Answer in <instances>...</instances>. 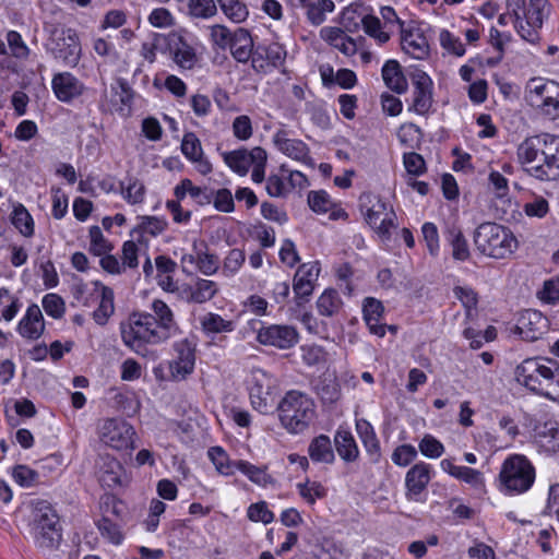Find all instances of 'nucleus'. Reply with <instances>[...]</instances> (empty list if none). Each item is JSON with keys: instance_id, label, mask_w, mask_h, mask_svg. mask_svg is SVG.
I'll list each match as a JSON object with an SVG mask.
<instances>
[{"instance_id": "obj_19", "label": "nucleus", "mask_w": 559, "mask_h": 559, "mask_svg": "<svg viewBox=\"0 0 559 559\" xmlns=\"http://www.w3.org/2000/svg\"><path fill=\"white\" fill-rule=\"evenodd\" d=\"M546 319L536 310H525L519 318L516 330L526 341H535L544 333Z\"/></svg>"}, {"instance_id": "obj_29", "label": "nucleus", "mask_w": 559, "mask_h": 559, "mask_svg": "<svg viewBox=\"0 0 559 559\" xmlns=\"http://www.w3.org/2000/svg\"><path fill=\"white\" fill-rule=\"evenodd\" d=\"M518 158L521 164L531 167L540 165L542 160V140L540 134L526 138L518 147Z\"/></svg>"}, {"instance_id": "obj_55", "label": "nucleus", "mask_w": 559, "mask_h": 559, "mask_svg": "<svg viewBox=\"0 0 559 559\" xmlns=\"http://www.w3.org/2000/svg\"><path fill=\"white\" fill-rule=\"evenodd\" d=\"M115 93V103L119 104L117 110L123 111L124 108H130L133 99V91L129 86L128 82L123 79L117 80V87H112Z\"/></svg>"}, {"instance_id": "obj_43", "label": "nucleus", "mask_w": 559, "mask_h": 559, "mask_svg": "<svg viewBox=\"0 0 559 559\" xmlns=\"http://www.w3.org/2000/svg\"><path fill=\"white\" fill-rule=\"evenodd\" d=\"M173 53L176 64L185 70H191L198 61L195 50L183 41L182 38H179V43L174 48Z\"/></svg>"}, {"instance_id": "obj_42", "label": "nucleus", "mask_w": 559, "mask_h": 559, "mask_svg": "<svg viewBox=\"0 0 559 559\" xmlns=\"http://www.w3.org/2000/svg\"><path fill=\"white\" fill-rule=\"evenodd\" d=\"M121 465L115 459H107L99 472V481L103 486L114 488L120 485Z\"/></svg>"}, {"instance_id": "obj_41", "label": "nucleus", "mask_w": 559, "mask_h": 559, "mask_svg": "<svg viewBox=\"0 0 559 559\" xmlns=\"http://www.w3.org/2000/svg\"><path fill=\"white\" fill-rule=\"evenodd\" d=\"M235 468L239 469L252 483H254L257 485L266 486V485L273 483L272 476L266 473L265 468L252 465L251 463H249L247 461H242V460L236 461Z\"/></svg>"}, {"instance_id": "obj_47", "label": "nucleus", "mask_w": 559, "mask_h": 559, "mask_svg": "<svg viewBox=\"0 0 559 559\" xmlns=\"http://www.w3.org/2000/svg\"><path fill=\"white\" fill-rule=\"evenodd\" d=\"M334 10L332 0H316L306 8V14L312 25H320L325 21V13Z\"/></svg>"}, {"instance_id": "obj_40", "label": "nucleus", "mask_w": 559, "mask_h": 559, "mask_svg": "<svg viewBox=\"0 0 559 559\" xmlns=\"http://www.w3.org/2000/svg\"><path fill=\"white\" fill-rule=\"evenodd\" d=\"M548 12L549 4L547 0H530L528 8L524 9L522 17L525 19L526 24L543 26L544 19Z\"/></svg>"}, {"instance_id": "obj_63", "label": "nucleus", "mask_w": 559, "mask_h": 559, "mask_svg": "<svg viewBox=\"0 0 559 559\" xmlns=\"http://www.w3.org/2000/svg\"><path fill=\"white\" fill-rule=\"evenodd\" d=\"M417 457V450L412 444L399 445L392 453V461L399 466H407Z\"/></svg>"}, {"instance_id": "obj_46", "label": "nucleus", "mask_w": 559, "mask_h": 559, "mask_svg": "<svg viewBox=\"0 0 559 559\" xmlns=\"http://www.w3.org/2000/svg\"><path fill=\"white\" fill-rule=\"evenodd\" d=\"M223 13L233 22L241 23L248 15L247 5L240 0H216Z\"/></svg>"}, {"instance_id": "obj_16", "label": "nucleus", "mask_w": 559, "mask_h": 559, "mask_svg": "<svg viewBox=\"0 0 559 559\" xmlns=\"http://www.w3.org/2000/svg\"><path fill=\"white\" fill-rule=\"evenodd\" d=\"M273 142L276 147L288 157L305 164H311L307 144L301 140L289 139L286 130H278L273 136Z\"/></svg>"}, {"instance_id": "obj_24", "label": "nucleus", "mask_w": 559, "mask_h": 559, "mask_svg": "<svg viewBox=\"0 0 559 559\" xmlns=\"http://www.w3.org/2000/svg\"><path fill=\"white\" fill-rule=\"evenodd\" d=\"M359 202L360 209L365 214V219L370 226H377L385 214H390L388 204L372 193H362L359 198Z\"/></svg>"}, {"instance_id": "obj_35", "label": "nucleus", "mask_w": 559, "mask_h": 559, "mask_svg": "<svg viewBox=\"0 0 559 559\" xmlns=\"http://www.w3.org/2000/svg\"><path fill=\"white\" fill-rule=\"evenodd\" d=\"M316 390L323 404H334L342 395L337 379L331 374L321 377Z\"/></svg>"}, {"instance_id": "obj_23", "label": "nucleus", "mask_w": 559, "mask_h": 559, "mask_svg": "<svg viewBox=\"0 0 559 559\" xmlns=\"http://www.w3.org/2000/svg\"><path fill=\"white\" fill-rule=\"evenodd\" d=\"M152 317L155 321V326H157L163 334L170 338L178 332V324L175 320V316L169 306L163 300L155 299L152 302Z\"/></svg>"}, {"instance_id": "obj_62", "label": "nucleus", "mask_w": 559, "mask_h": 559, "mask_svg": "<svg viewBox=\"0 0 559 559\" xmlns=\"http://www.w3.org/2000/svg\"><path fill=\"white\" fill-rule=\"evenodd\" d=\"M358 5H349L342 12L341 23L347 32L355 33L358 31L361 22V14L358 12Z\"/></svg>"}, {"instance_id": "obj_58", "label": "nucleus", "mask_w": 559, "mask_h": 559, "mask_svg": "<svg viewBox=\"0 0 559 559\" xmlns=\"http://www.w3.org/2000/svg\"><path fill=\"white\" fill-rule=\"evenodd\" d=\"M453 293L465 308L467 317H469L472 310H474L478 304L477 293L471 287L463 286H455Z\"/></svg>"}, {"instance_id": "obj_21", "label": "nucleus", "mask_w": 559, "mask_h": 559, "mask_svg": "<svg viewBox=\"0 0 559 559\" xmlns=\"http://www.w3.org/2000/svg\"><path fill=\"white\" fill-rule=\"evenodd\" d=\"M218 286L214 281L197 278L193 285H186L181 290V297L188 302L204 304L215 297Z\"/></svg>"}, {"instance_id": "obj_32", "label": "nucleus", "mask_w": 559, "mask_h": 559, "mask_svg": "<svg viewBox=\"0 0 559 559\" xmlns=\"http://www.w3.org/2000/svg\"><path fill=\"white\" fill-rule=\"evenodd\" d=\"M535 438L540 447L547 451L556 452L559 450V426L556 421H545L536 425Z\"/></svg>"}, {"instance_id": "obj_4", "label": "nucleus", "mask_w": 559, "mask_h": 559, "mask_svg": "<svg viewBox=\"0 0 559 559\" xmlns=\"http://www.w3.org/2000/svg\"><path fill=\"white\" fill-rule=\"evenodd\" d=\"M515 379L531 391L539 392L547 399L555 400L549 392H543L542 385L556 383L559 388V362L550 358L525 359L516 367Z\"/></svg>"}, {"instance_id": "obj_39", "label": "nucleus", "mask_w": 559, "mask_h": 559, "mask_svg": "<svg viewBox=\"0 0 559 559\" xmlns=\"http://www.w3.org/2000/svg\"><path fill=\"white\" fill-rule=\"evenodd\" d=\"M342 299L335 289L328 288L317 300V308L321 316L332 317L342 308Z\"/></svg>"}, {"instance_id": "obj_22", "label": "nucleus", "mask_w": 559, "mask_h": 559, "mask_svg": "<svg viewBox=\"0 0 559 559\" xmlns=\"http://www.w3.org/2000/svg\"><path fill=\"white\" fill-rule=\"evenodd\" d=\"M559 90V84L551 80L533 78L528 81L525 91L526 103L536 108L546 97Z\"/></svg>"}, {"instance_id": "obj_5", "label": "nucleus", "mask_w": 559, "mask_h": 559, "mask_svg": "<svg viewBox=\"0 0 559 559\" xmlns=\"http://www.w3.org/2000/svg\"><path fill=\"white\" fill-rule=\"evenodd\" d=\"M476 248L493 259H506L518 248V240L511 230L502 225L487 222L474 233Z\"/></svg>"}, {"instance_id": "obj_27", "label": "nucleus", "mask_w": 559, "mask_h": 559, "mask_svg": "<svg viewBox=\"0 0 559 559\" xmlns=\"http://www.w3.org/2000/svg\"><path fill=\"white\" fill-rule=\"evenodd\" d=\"M231 56L241 63L250 60L253 49V40L250 33L245 28H238L233 34L229 46Z\"/></svg>"}, {"instance_id": "obj_52", "label": "nucleus", "mask_w": 559, "mask_h": 559, "mask_svg": "<svg viewBox=\"0 0 559 559\" xmlns=\"http://www.w3.org/2000/svg\"><path fill=\"white\" fill-rule=\"evenodd\" d=\"M189 260L190 262H195L199 271L207 276L215 274L219 266L218 257L207 252L198 253L195 259L193 255H190Z\"/></svg>"}, {"instance_id": "obj_34", "label": "nucleus", "mask_w": 559, "mask_h": 559, "mask_svg": "<svg viewBox=\"0 0 559 559\" xmlns=\"http://www.w3.org/2000/svg\"><path fill=\"white\" fill-rule=\"evenodd\" d=\"M224 162L238 175L245 176L253 163L252 150L239 148L223 153Z\"/></svg>"}, {"instance_id": "obj_7", "label": "nucleus", "mask_w": 559, "mask_h": 559, "mask_svg": "<svg viewBox=\"0 0 559 559\" xmlns=\"http://www.w3.org/2000/svg\"><path fill=\"white\" fill-rule=\"evenodd\" d=\"M32 535L37 547L55 549L61 542L59 516L47 501H38L33 510Z\"/></svg>"}, {"instance_id": "obj_59", "label": "nucleus", "mask_w": 559, "mask_h": 559, "mask_svg": "<svg viewBox=\"0 0 559 559\" xmlns=\"http://www.w3.org/2000/svg\"><path fill=\"white\" fill-rule=\"evenodd\" d=\"M213 205L215 210L223 213H230L235 210V202L229 189L222 188L213 191Z\"/></svg>"}, {"instance_id": "obj_36", "label": "nucleus", "mask_w": 559, "mask_h": 559, "mask_svg": "<svg viewBox=\"0 0 559 559\" xmlns=\"http://www.w3.org/2000/svg\"><path fill=\"white\" fill-rule=\"evenodd\" d=\"M356 430L366 448V451L372 456H379L380 444L371 424L364 418L357 419Z\"/></svg>"}, {"instance_id": "obj_14", "label": "nucleus", "mask_w": 559, "mask_h": 559, "mask_svg": "<svg viewBox=\"0 0 559 559\" xmlns=\"http://www.w3.org/2000/svg\"><path fill=\"white\" fill-rule=\"evenodd\" d=\"M319 273L320 266L318 262L310 264L305 263L298 267L293 281V290L298 306L308 301L309 297L312 295Z\"/></svg>"}, {"instance_id": "obj_53", "label": "nucleus", "mask_w": 559, "mask_h": 559, "mask_svg": "<svg viewBox=\"0 0 559 559\" xmlns=\"http://www.w3.org/2000/svg\"><path fill=\"white\" fill-rule=\"evenodd\" d=\"M308 204L313 212L319 214L328 213L334 206L333 201L324 190L310 191Z\"/></svg>"}, {"instance_id": "obj_12", "label": "nucleus", "mask_w": 559, "mask_h": 559, "mask_svg": "<svg viewBox=\"0 0 559 559\" xmlns=\"http://www.w3.org/2000/svg\"><path fill=\"white\" fill-rule=\"evenodd\" d=\"M411 79L414 91L408 110L426 116L432 107V81L426 72L418 69L412 72Z\"/></svg>"}, {"instance_id": "obj_6", "label": "nucleus", "mask_w": 559, "mask_h": 559, "mask_svg": "<svg viewBox=\"0 0 559 559\" xmlns=\"http://www.w3.org/2000/svg\"><path fill=\"white\" fill-rule=\"evenodd\" d=\"M499 490L509 496L526 492L535 481V468L522 454H513L504 460L499 473Z\"/></svg>"}, {"instance_id": "obj_10", "label": "nucleus", "mask_w": 559, "mask_h": 559, "mask_svg": "<svg viewBox=\"0 0 559 559\" xmlns=\"http://www.w3.org/2000/svg\"><path fill=\"white\" fill-rule=\"evenodd\" d=\"M98 433L100 441L106 445L116 450H127L132 447L135 431L124 420L107 418L99 425Z\"/></svg>"}, {"instance_id": "obj_45", "label": "nucleus", "mask_w": 559, "mask_h": 559, "mask_svg": "<svg viewBox=\"0 0 559 559\" xmlns=\"http://www.w3.org/2000/svg\"><path fill=\"white\" fill-rule=\"evenodd\" d=\"M11 222L24 237H32L34 235V221L22 204L14 207Z\"/></svg>"}, {"instance_id": "obj_17", "label": "nucleus", "mask_w": 559, "mask_h": 559, "mask_svg": "<svg viewBox=\"0 0 559 559\" xmlns=\"http://www.w3.org/2000/svg\"><path fill=\"white\" fill-rule=\"evenodd\" d=\"M51 85L56 97L63 103L71 102L84 91L83 83L69 72L55 74Z\"/></svg>"}, {"instance_id": "obj_37", "label": "nucleus", "mask_w": 559, "mask_h": 559, "mask_svg": "<svg viewBox=\"0 0 559 559\" xmlns=\"http://www.w3.org/2000/svg\"><path fill=\"white\" fill-rule=\"evenodd\" d=\"M447 240L452 246V255L455 260L464 261L469 257V250L462 230L455 226H449L445 231Z\"/></svg>"}, {"instance_id": "obj_44", "label": "nucleus", "mask_w": 559, "mask_h": 559, "mask_svg": "<svg viewBox=\"0 0 559 559\" xmlns=\"http://www.w3.org/2000/svg\"><path fill=\"white\" fill-rule=\"evenodd\" d=\"M121 194L129 204H140L144 201L145 186L135 177H129L127 186L120 182Z\"/></svg>"}, {"instance_id": "obj_1", "label": "nucleus", "mask_w": 559, "mask_h": 559, "mask_svg": "<svg viewBox=\"0 0 559 559\" xmlns=\"http://www.w3.org/2000/svg\"><path fill=\"white\" fill-rule=\"evenodd\" d=\"M123 344L143 357L151 354L147 345H157L168 338L155 326L154 318L148 312H133L128 320L120 323Z\"/></svg>"}, {"instance_id": "obj_49", "label": "nucleus", "mask_w": 559, "mask_h": 559, "mask_svg": "<svg viewBox=\"0 0 559 559\" xmlns=\"http://www.w3.org/2000/svg\"><path fill=\"white\" fill-rule=\"evenodd\" d=\"M217 12L215 0H189L188 13L195 19H210Z\"/></svg>"}, {"instance_id": "obj_54", "label": "nucleus", "mask_w": 559, "mask_h": 559, "mask_svg": "<svg viewBox=\"0 0 559 559\" xmlns=\"http://www.w3.org/2000/svg\"><path fill=\"white\" fill-rule=\"evenodd\" d=\"M12 476L21 487L25 488L35 486L39 483L38 472L26 465H16L13 467Z\"/></svg>"}, {"instance_id": "obj_57", "label": "nucleus", "mask_w": 559, "mask_h": 559, "mask_svg": "<svg viewBox=\"0 0 559 559\" xmlns=\"http://www.w3.org/2000/svg\"><path fill=\"white\" fill-rule=\"evenodd\" d=\"M423 455L429 459H438L444 452L443 444L431 435H426L418 444Z\"/></svg>"}, {"instance_id": "obj_9", "label": "nucleus", "mask_w": 559, "mask_h": 559, "mask_svg": "<svg viewBox=\"0 0 559 559\" xmlns=\"http://www.w3.org/2000/svg\"><path fill=\"white\" fill-rule=\"evenodd\" d=\"M277 381L262 369L252 372V385L250 388V400L253 408L260 413H267L275 404Z\"/></svg>"}, {"instance_id": "obj_38", "label": "nucleus", "mask_w": 559, "mask_h": 559, "mask_svg": "<svg viewBox=\"0 0 559 559\" xmlns=\"http://www.w3.org/2000/svg\"><path fill=\"white\" fill-rule=\"evenodd\" d=\"M202 330L206 334L228 333L234 331L235 323L223 319L219 314L209 312L200 320Z\"/></svg>"}, {"instance_id": "obj_18", "label": "nucleus", "mask_w": 559, "mask_h": 559, "mask_svg": "<svg viewBox=\"0 0 559 559\" xmlns=\"http://www.w3.org/2000/svg\"><path fill=\"white\" fill-rule=\"evenodd\" d=\"M181 152L194 164L195 169L201 175H207L212 171V164L204 157L201 142L193 132H188L183 135Z\"/></svg>"}, {"instance_id": "obj_56", "label": "nucleus", "mask_w": 559, "mask_h": 559, "mask_svg": "<svg viewBox=\"0 0 559 559\" xmlns=\"http://www.w3.org/2000/svg\"><path fill=\"white\" fill-rule=\"evenodd\" d=\"M45 312L53 319H60L64 314L66 306L63 299L57 294H47L43 298Z\"/></svg>"}, {"instance_id": "obj_61", "label": "nucleus", "mask_w": 559, "mask_h": 559, "mask_svg": "<svg viewBox=\"0 0 559 559\" xmlns=\"http://www.w3.org/2000/svg\"><path fill=\"white\" fill-rule=\"evenodd\" d=\"M457 479L468 484L476 490H483L485 488L484 475L480 471L472 467L463 466L456 477Z\"/></svg>"}, {"instance_id": "obj_25", "label": "nucleus", "mask_w": 559, "mask_h": 559, "mask_svg": "<svg viewBox=\"0 0 559 559\" xmlns=\"http://www.w3.org/2000/svg\"><path fill=\"white\" fill-rule=\"evenodd\" d=\"M94 285L99 292L100 300L93 312V319L98 325H105L115 312L114 290L100 282H95Z\"/></svg>"}, {"instance_id": "obj_50", "label": "nucleus", "mask_w": 559, "mask_h": 559, "mask_svg": "<svg viewBox=\"0 0 559 559\" xmlns=\"http://www.w3.org/2000/svg\"><path fill=\"white\" fill-rule=\"evenodd\" d=\"M209 456L218 473L231 475L234 473L235 462H231L227 453L221 447H213L209 450Z\"/></svg>"}, {"instance_id": "obj_31", "label": "nucleus", "mask_w": 559, "mask_h": 559, "mask_svg": "<svg viewBox=\"0 0 559 559\" xmlns=\"http://www.w3.org/2000/svg\"><path fill=\"white\" fill-rule=\"evenodd\" d=\"M382 79L385 85L397 94L407 91V81L396 60H388L382 68Z\"/></svg>"}, {"instance_id": "obj_11", "label": "nucleus", "mask_w": 559, "mask_h": 559, "mask_svg": "<svg viewBox=\"0 0 559 559\" xmlns=\"http://www.w3.org/2000/svg\"><path fill=\"white\" fill-rule=\"evenodd\" d=\"M432 477V468L425 462L413 465L405 475V498L413 502H425V493Z\"/></svg>"}, {"instance_id": "obj_33", "label": "nucleus", "mask_w": 559, "mask_h": 559, "mask_svg": "<svg viewBox=\"0 0 559 559\" xmlns=\"http://www.w3.org/2000/svg\"><path fill=\"white\" fill-rule=\"evenodd\" d=\"M309 457L313 462L331 464L335 460L331 440L325 435L313 438L308 447Z\"/></svg>"}, {"instance_id": "obj_13", "label": "nucleus", "mask_w": 559, "mask_h": 559, "mask_svg": "<svg viewBox=\"0 0 559 559\" xmlns=\"http://www.w3.org/2000/svg\"><path fill=\"white\" fill-rule=\"evenodd\" d=\"M298 340L299 334L292 325L272 324L261 328L257 335L260 344L278 349H289L298 343Z\"/></svg>"}, {"instance_id": "obj_28", "label": "nucleus", "mask_w": 559, "mask_h": 559, "mask_svg": "<svg viewBox=\"0 0 559 559\" xmlns=\"http://www.w3.org/2000/svg\"><path fill=\"white\" fill-rule=\"evenodd\" d=\"M402 48L415 59H424L429 53L427 39L419 32L402 31Z\"/></svg>"}, {"instance_id": "obj_8", "label": "nucleus", "mask_w": 559, "mask_h": 559, "mask_svg": "<svg viewBox=\"0 0 559 559\" xmlns=\"http://www.w3.org/2000/svg\"><path fill=\"white\" fill-rule=\"evenodd\" d=\"M542 164L526 167V171L539 180L559 179V135L540 134Z\"/></svg>"}, {"instance_id": "obj_30", "label": "nucleus", "mask_w": 559, "mask_h": 559, "mask_svg": "<svg viewBox=\"0 0 559 559\" xmlns=\"http://www.w3.org/2000/svg\"><path fill=\"white\" fill-rule=\"evenodd\" d=\"M335 449L345 462H355L359 456V450L350 431L338 428L334 436Z\"/></svg>"}, {"instance_id": "obj_51", "label": "nucleus", "mask_w": 559, "mask_h": 559, "mask_svg": "<svg viewBox=\"0 0 559 559\" xmlns=\"http://www.w3.org/2000/svg\"><path fill=\"white\" fill-rule=\"evenodd\" d=\"M90 252L95 255H103L112 250L110 242L104 237L102 229L98 226L90 228Z\"/></svg>"}, {"instance_id": "obj_3", "label": "nucleus", "mask_w": 559, "mask_h": 559, "mask_svg": "<svg viewBox=\"0 0 559 559\" xmlns=\"http://www.w3.org/2000/svg\"><path fill=\"white\" fill-rule=\"evenodd\" d=\"M282 426L290 433L304 432L316 415L313 401L305 393L289 391L277 405Z\"/></svg>"}, {"instance_id": "obj_48", "label": "nucleus", "mask_w": 559, "mask_h": 559, "mask_svg": "<svg viewBox=\"0 0 559 559\" xmlns=\"http://www.w3.org/2000/svg\"><path fill=\"white\" fill-rule=\"evenodd\" d=\"M297 489L300 497L310 504H313L317 499H322L326 496V489L321 483L311 481L308 478L305 483L297 484Z\"/></svg>"}, {"instance_id": "obj_20", "label": "nucleus", "mask_w": 559, "mask_h": 559, "mask_svg": "<svg viewBox=\"0 0 559 559\" xmlns=\"http://www.w3.org/2000/svg\"><path fill=\"white\" fill-rule=\"evenodd\" d=\"M19 333L28 340L39 338L45 331V322L40 308L37 305H31L25 316L19 323Z\"/></svg>"}, {"instance_id": "obj_64", "label": "nucleus", "mask_w": 559, "mask_h": 559, "mask_svg": "<svg viewBox=\"0 0 559 559\" xmlns=\"http://www.w3.org/2000/svg\"><path fill=\"white\" fill-rule=\"evenodd\" d=\"M536 109L551 120L557 119L559 117V88L555 94L546 97V99H544Z\"/></svg>"}, {"instance_id": "obj_2", "label": "nucleus", "mask_w": 559, "mask_h": 559, "mask_svg": "<svg viewBox=\"0 0 559 559\" xmlns=\"http://www.w3.org/2000/svg\"><path fill=\"white\" fill-rule=\"evenodd\" d=\"M44 32L47 36V52L66 66L75 67L81 58V44L75 29L50 20L44 22Z\"/></svg>"}, {"instance_id": "obj_60", "label": "nucleus", "mask_w": 559, "mask_h": 559, "mask_svg": "<svg viewBox=\"0 0 559 559\" xmlns=\"http://www.w3.org/2000/svg\"><path fill=\"white\" fill-rule=\"evenodd\" d=\"M252 157H253V169L251 174V178L254 182L260 183L264 180V168L266 164V152L264 148L260 146H255L252 148Z\"/></svg>"}, {"instance_id": "obj_26", "label": "nucleus", "mask_w": 559, "mask_h": 559, "mask_svg": "<svg viewBox=\"0 0 559 559\" xmlns=\"http://www.w3.org/2000/svg\"><path fill=\"white\" fill-rule=\"evenodd\" d=\"M321 37L345 56H354L357 51L355 40L346 36L340 27H324L321 29Z\"/></svg>"}, {"instance_id": "obj_15", "label": "nucleus", "mask_w": 559, "mask_h": 559, "mask_svg": "<svg viewBox=\"0 0 559 559\" xmlns=\"http://www.w3.org/2000/svg\"><path fill=\"white\" fill-rule=\"evenodd\" d=\"M174 348L177 356L176 359L170 362V372L175 378L185 379L194 369V346L188 340H182L176 343Z\"/></svg>"}]
</instances>
